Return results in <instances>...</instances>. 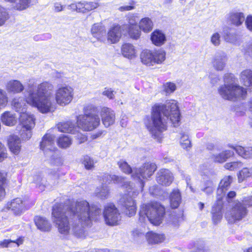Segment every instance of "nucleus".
Masks as SVG:
<instances>
[{
  "mask_svg": "<svg viewBox=\"0 0 252 252\" xmlns=\"http://www.w3.org/2000/svg\"><path fill=\"white\" fill-rule=\"evenodd\" d=\"M101 214V210L97 206H90L87 201L80 200L72 208L60 203L55 204L52 219L60 234L67 235L72 231L81 237L83 228L90 225L92 220H97Z\"/></svg>",
  "mask_w": 252,
  "mask_h": 252,
  "instance_id": "nucleus-1",
  "label": "nucleus"
},
{
  "mask_svg": "<svg viewBox=\"0 0 252 252\" xmlns=\"http://www.w3.org/2000/svg\"><path fill=\"white\" fill-rule=\"evenodd\" d=\"M180 115L177 102L168 100L163 105H156L153 107L151 120L146 122L145 125L152 136L160 141L162 133L167 129L169 118L176 127L179 124Z\"/></svg>",
  "mask_w": 252,
  "mask_h": 252,
  "instance_id": "nucleus-2",
  "label": "nucleus"
},
{
  "mask_svg": "<svg viewBox=\"0 0 252 252\" xmlns=\"http://www.w3.org/2000/svg\"><path fill=\"white\" fill-rule=\"evenodd\" d=\"M53 85L43 82L37 86L32 79H30L27 85L26 99L27 103L36 107L42 113H47L54 109L52 102Z\"/></svg>",
  "mask_w": 252,
  "mask_h": 252,
  "instance_id": "nucleus-3",
  "label": "nucleus"
},
{
  "mask_svg": "<svg viewBox=\"0 0 252 252\" xmlns=\"http://www.w3.org/2000/svg\"><path fill=\"white\" fill-rule=\"evenodd\" d=\"M102 180L105 184H110L113 182L126 189L127 193L121 198L120 202L126 215L129 217L134 215L136 213V206L133 198L138 194L139 191L133 189L132 184L121 176L108 174H104Z\"/></svg>",
  "mask_w": 252,
  "mask_h": 252,
  "instance_id": "nucleus-4",
  "label": "nucleus"
},
{
  "mask_svg": "<svg viewBox=\"0 0 252 252\" xmlns=\"http://www.w3.org/2000/svg\"><path fill=\"white\" fill-rule=\"evenodd\" d=\"M236 78L231 73H227L224 76V84L220 86L218 92L223 99L235 101L244 99L247 90L236 83Z\"/></svg>",
  "mask_w": 252,
  "mask_h": 252,
  "instance_id": "nucleus-5",
  "label": "nucleus"
},
{
  "mask_svg": "<svg viewBox=\"0 0 252 252\" xmlns=\"http://www.w3.org/2000/svg\"><path fill=\"white\" fill-rule=\"evenodd\" d=\"M165 214L164 208L157 202L143 205L140 209L139 220L141 222L149 221L154 225H160Z\"/></svg>",
  "mask_w": 252,
  "mask_h": 252,
  "instance_id": "nucleus-6",
  "label": "nucleus"
},
{
  "mask_svg": "<svg viewBox=\"0 0 252 252\" xmlns=\"http://www.w3.org/2000/svg\"><path fill=\"white\" fill-rule=\"evenodd\" d=\"M252 206V196L245 197L242 201H235L231 208L227 211L225 218L229 223L239 222L248 214V207Z\"/></svg>",
  "mask_w": 252,
  "mask_h": 252,
  "instance_id": "nucleus-7",
  "label": "nucleus"
},
{
  "mask_svg": "<svg viewBox=\"0 0 252 252\" xmlns=\"http://www.w3.org/2000/svg\"><path fill=\"white\" fill-rule=\"evenodd\" d=\"M100 120L98 111L96 107L88 106L85 111L84 115L77 117L78 126L84 131H91L98 126Z\"/></svg>",
  "mask_w": 252,
  "mask_h": 252,
  "instance_id": "nucleus-8",
  "label": "nucleus"
},
{
  "mask_svg": "<svg viewBox=\"0 0 252 252\" xmlns=\"http://www.w3.org/2000/svg\"><path fill=\"white\" fill-rule=\"evenodd\" d=\"M35 118L30 113H23L19 117V126L17 130L23 140H28L32 136V130L35 126Z\"/></svg>",
  "mask_w": 252,
  "mask_h": 252,
  "instance_id": "nucleus-9",
  "label": "nucleus"
},
{
  "mask_svg": "<svg viewBox=\"0 0 252 252\" xmlns=\"http://www.w3.org/2000/svg\"><path fill=\"white\" fill-rule=\"evenodd\" d=\"M157 166L155 163L147 162L143 164L139 168L133 169L134 173L131 175L133 179L139 181L141 188L144 187L142 179H147L153 175Z\"/></svg>",
  "mask_w": 252,
  "mask_h": 252,
  "instance_id": "nucleus-10",
  "label": "nucleus"
},
{
  "mask_svg": "<svg viewBox=\"0 0 252 252\" xmlns=\"http://www.w3.org/2000/svg\"><path fill=\"white\" fill-rule=\"evenodd\" d=\"M106 223L109 225H116L121 220V216L118 209L113 204L106 205L103 212Z\"/></svg>",
  "mask_w": 252,
  "mask_h": 252,
  "instance_id": "nucleus-11",
  "label": "nucleus"
},
{
  "mask_svg": "<svg viewBox=\"0 0 252 252\" xmlns=\"http://www.w3.org/2000/svg\"><path fill=\"white\" fill-rule=\"evenodd\" d=\"M73 97V89L69 86H62L56 91V100L61 106H65L70 103Z\"/></svg>",
  "mask_w": 252,
  "mask_h": 252,
  "instance_id": "nucleus-12",
  "label": "nucleus"
},
{
  "mask_svg": "<svg viewBox=\"0 0 252 252\" xmlns=\"http://www.w3.org/2000/svg\"><path fill=\"white\" fill-rule=\"evenodd\" d=\"M4 209L11 210L15 215H20L27 209V201L23 197H17L7 203Z\"/></svg>",
  "mask_w": 252,
  "mask_h": 252,
  "instance_id": "nucleus-13",
  "label": "nucleus"
},
{
  "mask_svg": "<svg viewBox=\"0 0 252 252\" xmlns=\"http://www.w3.org/2000/svg\"><path fill=\"white\" fill-rule=\"evenodd\" d=\"M93 37L98 42L105 43L107 40V32L105 26L101 23L94 24L91 28Z\"/></svg>",
  "mask_w": 252,
  "mask_h": 252,
  "instance_id": "nucleus-14",
  "label": "nucleus"
},
{
  "mask_svg": "<svg viewBox=\"0 0 252 252\" xmlns=\"http://www.w3.org/2000/svg\"><path fill=\"white\" fill-rule=\"evenodd\" d=\"M232 181L233 178L230 175L225 176L220 180L217 190V199L222 200Z\"/></svg>",
  "mask_w": 252,
  "mask_h": 252,
  "instance_id": "nucleus-15",
  "label": "nucleus"
},
{
  "mask_svg": "<svg viewBox=\"0 0 252 252\" xmlns=\"http://www.w3.org/2000/svg\"><path fill=\"white\" fill-rule=\"evenodd\" d=\"M102 124L106 127L113 125L115 121V113L111 109L103 107L100 112Z\"/></svg>",
  "mask_w": 252,
  "mask_h": 252,
  "instance_id": "nucleus-16",
  "label": "nucleus"
},
{
  "mask_svg": "<svg viewBox=\"0 0 252 252\" xmlns=\"http://www.w3.org/2000/svg\"><path fill=\"white\" fill-rule=\"evenodd\" d=\"M156 181L161 185L168 186L172 183L173 176L168 169H161L156 174Z\"/></svg>",
  "mask_w": 252,
  "mask_h": 252,
  "instance_id": "nucleus-17",
  "label": "nucleus"
},
{
  "mask_svg": "<svg viewBox=\"0 0 252 252\" xmlns=\"http://www.w3.org/2000/svg\"><path fill=\"white\" fill-rule=\"evenodd\" d=\"M227 61V57L224 52H219L215 54L212 59V65L215 70L222 71L224 69Z\"/></svg>",
  "mask_w": 252,
  "mask_h": 252,
  "instance_id": "nucleus-18",
  "label": "nucleus"
},
{
  "mask_svg": "<svg viewBox=\"0 0 252 252\" xmlns=\"http://www.w3.org/2000/svg\"><path fill=\"white\" fill-rule=\"evenodd\" d=\"M122 36L121 27L116 25L109 29L107 32V40L108 43L114 44L118 42Z\"/></svg>",
  "mask_w": 252,
  "mask_h": 252,
  "instance_id": "nucleus-19",
  "label": "nucleus"
},
{
  "mask_svg": "<svg viewBox=\"0 0 252 252\" xmlns=\"http://www.w3.org/2000/svg\"><path fill=\"white\" fill-rule=\"evenodd\" d=\"M55 138L53 134L47 133L44 135L40 142V149L44 152L53 150L55 148Z\"/></svg>",
  "mask_w": 252,
  "mask_h": 252,
  "instance_id": "nucleus-20",
  "label": "nucleus"
},
{
  "mask_svg": "<svg viewBox=\"0 0 252 252\" xmlns=\"http://www.w3.org/2000/svg\"><path fill=\"white\" fill-rule=\"evenodd\" d=\"M8 146L11 153L14 155L19 154L21 149L20 138L17 135H10L8 139Z\"/></svg>",
  "mask_w": 252,
  "mask_h": 252,
  "instance_id": "nucleus-21",
  "label": "nucleus"
},
{
  "mask_svg": "<svg viewBox=\"0 0 252 252\" xmlns=\"http://www.w3.org/2000/svg\"><path fill=\"white\" fill-rule=\"evenodd\" d=\"M223 207L222 200L217 199L216 203L212 209V220L214 224L220 222L222 217V209Z\"/></svg>",
  "mask_w": 252,
  "mask_h": 252,
  "instance_id": "nucleus-22",
  "label": "nucleus"
},
{
  "mask_svg": "<svg viewBox=\"0 0 252 252\" xmlns=\"http://www.w3.org/2000/svg\"><path fill=\"white\" fill-rule=\"evenodd\" d=\"M5 89L9 93L18 94L24 90V86L19 81L11 80L5 84Z\"/></svg>",
  "mask_w": 252,
  "mask_h": 252,
  "instance_id": "nucleus-23",
  "label": "nucleus"
},
{
  "mask_svg": "<svg viewBox=\"0 0 252 252\" xmlns=\"http://www.w3.org/2000/svg\"><path fill=\"white\" fill-rule=\"evenodd\" d=\"M151 39L154 45L157 46H160L165 43L166 37L161 31L156 30L151 33Z\"/></svg>",
  "mask_w": 252,
  "mask_h": 252,
  "instance_id": "nucleus-24",
  "label": "nucleus"
},
{
  "mask_svg": "<svg viewBox=\"0 0 252 252\" xmlns=\"http://www.w3.org/2000/svg\"><path fill=\"white\" fill-rule=\"evenodd\" d=\"M121 52L123 56L129 59H133L137 56V50L135 47L130 43L123 44Z\"/></svg>",
  "mask_w": 252,
  "mask_h": 252,
  "instance_id": "nucleus-25",
  "label": "nucleus"
},
{
  "mask_svg": "<svg viewBox=\"0 0 252 252\" xmlns=\"http://www.w3.org/2000/svg\"><path fill=\"white\" fill-rule=\"evenodd\" d=\"M153 56V51L143 50L140 55L141 61L147 66H153L154 65Z\"/></svg>",
  "mask_w": 252,
  "mask_h": 252,
  "instance_id": "nucleus-26",
  "label": "nucleus"
},
{
  "mask_svg": "<svg viewBox=\"0 0 252 252\" xmlns=\"http://www.w3.org/2000/svg\"><path fill=\"white\" fill-rule=\"evenodd\" d=\"M242 158L248 159L252 158V147H243L241 146H229Z\"/></svg>",
  "mask_w": 252,
  "mask_h": 252,
  "instance_id": "nucleus-27",
  "label": "nucleus"
},
{
  "mask_svg": "<svg viewBox=\"0 0 252 252\" xmlns=\"http://www.w3.org/2000/svg\"><path fill=\"white\" fill-rule=\"evenodd\" d=\"M234 154V152L232 151L224 150L220 153L213 155L212 158L215 162L223 163L232 157Z\"/></svg>",
  "mask_w": 252,
  "mask_h": 252,
  "instance_id": "nucleus-28",
  "label": "nucleus"
},
{
  "mask_svg": "<svg viewBox=\"0 0 252 252\" xmlns=\"http://www.w3.org/2000/svg\"><path fill=\"white\" fill-rule=\"evenodd\" d=\"M12 106L15 110L20 115L27 112V104L25 100L22 97H15L12 101Z\"/></svg>",
  "mask_w": 252,
  "mask_h": 252,
  "instance_id": "nucleus-29",
  "label": "nucleus"
},
{
  "mask_svg": "<svg viewBox=\"0 0 252 252\" xmlns=\"http://www.w3.org/2000/svg\"><path fill=\"white\" fill-rule=\"evenodd\" d=\"M34 220L37 228L42 231H49L51 230V225L44 218L36 216Z\"/></svg>",
  "mask_w": 252,
  "mask_h": 252,
  "instance_id": "nucleus-30",
  "label": "nucleus"
},
{
  "mask_svg": "<svg viewBox=\"0 0 252 252\" xmlns=\"http://www.w3.org/2000/svg\"><path fill=\"white\" fill-rule=\"evenodd\" d=\"M171 207L177 208L182 201V197L180 190L177 189H173L169 196Z\"/></svg>",
  "mask_w": 252,
  "mask_h": 252,
  "instance_id": "nucleus-31",
  "label": "nucleus"
},
{
  "mask_svg": "<svg viewBox=\"0 0 252 252\" xmlns=\"http://www.w3.org/2000/svg\"><path fill=\"white\" fill-rule=\"evenodd\" d=\"M57 128L59 131L61 132L71 133L72 134H75L77 129V128L75 126L74 124L70 121L58 124Z\"/></svg>",
  "mask_w": 252,
  "mask_h": 252,
  "instance_id": "nucleus-32",
  "label": "nucleus"
},
{
  "mask_svg": "<svg viewBox=\"0 0 252 252\" xmlns=\"http://www.w3.org/2000/svg\"><path fill=\"white\" fill-rule=\"evenodd\" d=\"M2 123L8 126H12L17 122V117L12 112L6 111L1 116Z\"/></svg>",
  "mask_w": 252,
  "mask_h": 252,
  "instance_id": "nucleus-33",
  "label": "nucleus"
},
{
  "mask_svg": "<svg viewBox=\"0 0 252 252\" xmlns=\"http://www.w3.org/2000/svg\"><path fill=\"white\" fill-rule=\"evenodd\" d=\"M228 21L231 24L239 26H240L244 21L245 16L242 12H231L228 16Z\"/></svg>",
  "mask_w": 252,
  "mask_h": 252,
  "instance_id": "nucleus-34",
  "label": "nucleus"
},
{
  "mask_svg": "<svg viewBox=\"0 0 252 252\" xmlns=\"http://www.w3.org/2000/svg\"><path fill=\"white\" fill-rule=\"evenodd\" d=\"M240 80L244 86L252 88V71L245 69L242 71L240 75Z\"/></svg>",
  "mask_w": 252,
  "mask_h": 252,
  "instance_id": "nucleus-35",
  "label": "nucleus"
},
{
  "mask_svg": "<svg viewBox=\"0 0 252 252\" xmlns=\"http://www.w3.org/2000/svg\"><path fill=\"white\" fill-rule=\"evenodd\" d=\"M146 238L150 244H158L162 242L165 239L163 234L157 233L152 231L148 232L146 235Z\"/></svg>",
  "mask_w": 252,
  "mask_h": 252,
  "instance_id": "nucleus-36",
  "label": "nucleus"
},
{
  "mask_svg": "<svg viewBox=\"0 0 252 252\" xmlns=\"http://www.w3.org/2000/svg\"><path fill=\"white\" fill-rule=\"evenodd\" d=\"M216 183L213 180H207L204 181L201 185L200 189L206 195L212 194L215 189Z\"/></svg>",
  "mask_w": 252,
  "mask_h": 252,
  "instance_id": "nucleus-37",
  "label": "nucleus"
},
{
  "mask_svg": "<svg viewBox=\"0 0 252 252\" xmlns=\"http://www.w3.org/2000/svg\"><path fill=\"white\" fill-rule=\"evenodd\" d=\"M80 13H86L96 8L99 4L97 2L92 1H80Z\"/></svg>",
  "mask_w": 252,
  "mask_h": 252,
  "instance_id": "nucleus-38",
  "label": "nucleus"
},
{
  "mask_svg": "<svg viewBox=\"0 0 252 252\" xmlns=\"http://www.w3.org/2000/svg\"><path fill=\"white\" fill-rule=\"evenodd\" d=\"M166 52L162 49L153 51L154 65L163 63L166 59Z\"/></svg>",
  "mask_w": 252,
  "mask_h": 252,
  "instance_id": "nucleus-39",
  "label": "nucleus"
},
{
  "mask_svg": "<svg viewBox=\"0 0 252 252\" xmlns=\"http://www.w3.org/2000/svg\"><path fill=\"white\" fill-rule=\"evenodd\" d=\"M153 24L152 20L148 18L142 19L139 22V28L145 32L151 31L153 29Z\"/></svg>",
  "mask_w": 252,
  "mask_h": 252,
  "instance_id": "nucleus-40",
  "label": "nucleus"
},
{
  "mask_svg": "<svg viewBox=\"0 0 252 252\" xmlns=\"http://www.w3.org/2000/svg\"><path fill=\"white\" fill-rule=\"evenodd\" d=\"M130 25L128 27V33L130 36L133 39H137L140 35V31L139 25L129 23Z\"/></svg>",
  "mask_w": 252,
  "mask_h": 252,
  "instance_id": "nucleus-41",
  "label": "nucleus"
},
{
  "mask_svg": "<svg viewBox=\"0 0 252 252\" xmlns=\"http://www.w3.org/2000/svg\"><path fill=\"white\" fill-rule=\"evenodd\" d=\"M238 178L239 182H242L248 178H252V166L250 168H243L239 172Z\"/></svg>",
  "mask_w": 252,
  "mask_h": 252,
  "instance_id": "nucleus-42",
  "label": "nucleus"
},
{
  "mask_svg": "<svg viewBox=\"0 0 252 252\" xmlns=\"http://www.w3.org/2000/svg\"><path fill=\"white\" fill-rule=\"evenodd\" d=\"M180 134V144L184 149H187L191 147V141L189 139V135L187 132L182 131Z\"/></svg>",
  "mask_w": 252,
  "mask_h": 252,
  "instance_id": "nucleus-43",
  "label": "nucleus"
},
{
  "mask_svg": "<svg viewBox=\"0 0 252 252\" xmlns=\"http://www.w3.org/2000/svg\"><path fill=\"white\" fill-rule=\"evenodd\" d=\"M96 195L101 199L108 198L109 194V189L106 186H103L100 188H97L95 190Z\"/></svg>",
  "mask_w": 252,
  "mask_h": 252,
  "instance_id": "nucleus-44",
  "label": "nucleus"
},
{
  "mask_svg": "<svg viewBox=\"0 0 252 252\" xmlns=\"http://www.w3.org/2000/svg\"><path fill=\"white\" fill-rule=\"evenodd\" d=\"M71 143V139L67 136H61L58 140V146L62 148H66L69 147Z\"/></svg>",
  "mask_w": 252,
  "mask_h": 252,
  "instance_id": "nucleus-45",
  "label": "nucleus"
},
{
  "mask_svg": "<svg viewBox=\"0 0 252 252\" xmlns=\"http://www.w3.org/2000/svg\"><path fill=\"white\" fill-rule=\"evenodd\" d=\"M118 165L121 170L126 174H130L132 175L134 173L133 169L132 170L129 165L125 160H120L118 162Z\"/></svg>",
  "mask_w": 252,
  "mask_h": 252,
  "instance_id": "nucleus-46",
  "label": "nucleus"
},
{
  "mask_svg": "<svg viewBox=\"0 0 252 252\" xmlns=\"http://www.w3.org/2000/svg\"><path fill=\"white\" fill-rule=\"evenodd\" d=\"M9 18L6 9L0 5V27L3 26Z\"/></svg>",
  "mask_w": 252,
  "mask_h": 252,
  "instance_id": "nucleus-47",
  "label": "nucleus"
},
{
  "mask_svg": "<svg viewBox=\"0 0 252 252\" xmlns=\"http://www.w3.org/2000/svg\"><path fill=\"white\" fill-rule=\"evenodd\" d=\"M177 89L174 83L168 82L163 85V90L166 94L173 93Z\"/></svg>",
  "mask_w": 252,
  "mask_h": 252,
  "instance_id": "nucleus-48",
  "label": "nucleus"
},
{
  "mask_svg": "<svg viewBox=\"0 0 252 252\" xmlns=\"http://www.w3.org/2000/svg\"><path fill=\"white\" fill-rule=\"evenodd\" d=\"M242 163L240 161H233L230 162L226 163L224 167L230 171H234L242 166Z\"/></svg>",
  "mask_w": 252,
  "mask_h": 252,
  "instance_id": "nucleus-49",
  "label": "nucleus"
},
{
  "mask_svg": "<svg viewBox=\"0 0 252 252\" xmlns=\"http://www.w3.org/2000/svg\"><path fill=\"white\" fill-rule=\"evenodd\" d=\"M6 178V174L0 171V200L3 199L5 196V189L3 187Z\"/></svg>",
  "mask_w": 252,
  "mask_h": 252,
  "instance_id": "nucleus-50",
  "label": "nucleus"
},
{
  "mask_svg": "<svg viewBox=\"0 0 252 252\" xmlns=\"http://www.w3.org/2000/svg\"><path fill=\"white\" fill-rule=\"evenodd\" d=\"M8 102V97L6 92L0 89V109L5 107Z\"/></svg>",
  "mask_w": 252,
  "mask_h": 252,
  "instance_id": "nucleus-51",
  "label": "nucleus"
},
{
  "mask_svg": "<svg viewBox=\"0 0 252 252\" xmlns=\"http://www.w3.org/2000/svg\"><path fill=\"white\" fill-rule=\"evenodd\" d=\"M23 242V239L22 238H19L16 240H4L2 241H0V248H6L11 243H15L17 244L18 246H19L20 244H22Z\"/></svg>",
  "mask_w": 252,
  "mask_h": 252,
  "instance_id": "nucleus-52",
  "label": "nucleus"
},
{
  "mask_svg": "<svg viewBox=\"0 0 252 252\" xmlns=\"http://www.w3.org/2000/svg\"><path fill=\"white\" fill-rule=\"evenodd\" d=\"M211 42L215 46H219L220 44L221 37L218 32L214 33L211 36Z\"/></svg>",
  "mask_w": 252,
  "mask_h": 252,
  "instance_id": "nucleus-53",
  "label": "nucleus"
},
{
  "mask_svg": "<svg viewBox=\"0 0 252 252\" xmlns=\"http://www.w3.org/2000/svg\"><path fill=\"white\" fill-rule=\"evenodd\" d=\"M83 163L87 169H91L94 167V161L90 157L88 156H85L84 157Z\"/></svg>",
  "mask_w": 252,
  "mask_h": 252,
  "instance_id": "nucleus-54",
  "label": "nucleus"
},
{
  "mask_svg": "<svg viewBox=\"0 0 252 252\" xmlns=\"http://www.w3.org/2000/svg\"><path fill=\"white\" fill-rule=\"evenodd\" d=\"M42 177L40 175H36L33 177V182L38 186L39 188H41V189H43L46 186V185L43 184L42 182Z\"/></svg>",
  "mask_w": 252,
  "mask_h": 252,
  "instance_id": "nucleus-55",
  "label": "nucleus"
},
{
  "mask_svg": "<svg viewBox=\"0 0 252 252\" xmlns=\"http://www.w3.org/2000/svg\"><path fill=\"white\" fill-rule=\"evenodd\" d=\"M7 157L6 149L4 145L0 142V162L2 161Z\"/></svg>",
  "mask_w": 252,
  "mask_h": 252,
  "instance_id": "nucleus-56",
  "label": "nucleus"
},
{
  "mask_svg": "<svg viewBox=\"0 0 252 252\" xmlns=\"http://www.w3.org/2000/svg\"><path fill=\"white\" fill-rule=\"evenodd\" d=\"M80 2L71 3L67 5V9L72 10V11H76L80 13V6L79 5Z\"/></svg>",
  "mask_w": 252,
  "mask_h": 252,
  "instance_id": "nucleus-57",
  "label": "nucleus"
},
{
  "mask_svg": "<svg viewBox=\"0 0 252 252\" xmlns=\"http://www.w3.org/2000/svg\"><path fill=\"white\" fill-rule=\"evenodd\" d=\"M102 94L109 99H113L114 98V92L111 89H105L103 92Z\"/></svg>",
  "mask_w": 252,
  "mask_h": 252,
  "instance_id": "nucleus-58",
  "label": "nucleus"
},
{
  "mask_svg": "<svg viewBox=\"0 0 252 252\" xmlns=\"http://www.w3.org/2000/svg\"><path fill=\"white\" fill-rule=\"evenodd\" d=\"M236 194V192L234 191H230L227 194V195L224 196V197L222 199V203H223V200L226 199L228 202H230L231 201V199L235 197Z\"/></svg>",
  "mask_w": 252,
  "mask_h": 252,
  "instance_id": "nucleus-59",
  "label": "nucleus"
},
{
  "mask_svg": "<svg viewBox=\"0 0 252 252\" xmlns=\"http://www.w3.org/2000/svg\"><path fill=\"white\" fill-rule=\"evenodd\" d=\"M64 7V5H63L61 3L57 2L54 4L53 10L56 12H59L63 11Z\"/></svg>",
  "mask_w": 252,
  "mask_h": 252,
  "instance_id": "nucleus-60",
  "label": "nucleus"
},
{
  "mask_svg": "<svg viewBox=\"0 0 252 252\" xmlns=\"http://www.w3.org/2000/svg\"><path fill=\"white\" fill-rule=\"evenodd\" d=\"M245 24L247 29L252 31V16L249 15L247 17Z\"/></svg>",
  "mask_w": 252,
  "mask_h": 252,
  "instance_id": "nucleus-61",
  "label": "nucleus"
},
{
  "mask_svg": "<svg viewBox=\"0 0 252 252\" xmlns=\"http://www.w3.org/2000/svg\"><path fill=\"white\" fill-rule=\"evenodd\" d=\"M243 50L245 53L250 55H252V41L248 43Z\"/></svg>",
  "mask_w": 252,
  "mask_h": 252,
  "instance_id": "nucleus-62",
  "label": "nucleus"
},
{
  "mask_svg": "<svg viewBox=\"0 0 252 252\" xmlns=\"http://www.w3.org/2000/svg\"><path fill=\"white\" fill-rule=\"evenodd\" d=\"M134 8V6L133 5H125L121 6L119 8V10L121 11H129L131 10Z\"/></svg>",
  "mask_w": 252,
  "mask_h": 252,
  "instance_id": "nucleus-63",
  "label": "nucleus"
},
{
  "mask_svg": "<svg viewBox=\"0 0 252 252\" xmlns=\"http://www.w3.org/2000/svg\"><path fill=\"white\" fill-rule=\"evenodd\" d=\"M195 252H209V250L203 246H200L197 247Z\"/></svg>",
  "mask_w": 252,
  "mask_h": 252,
  "instance_id": "nucleus-64",
  "label": "nucleus"
}]
</instances>
